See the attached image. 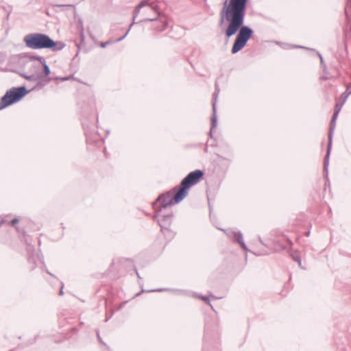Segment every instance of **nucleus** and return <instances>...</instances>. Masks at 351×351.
Segmentation results:
<instances>
[{"mask_svg":"<svg viewBox=\"0 0 351 351\" xmlns=\"http://www.w3.org/2000/svg\"><path fill=\"white\" fill-rule=\"evenodd\" d=\"M247 5L225 0L223 7L220 12V25L224 19L229 22L226 29V36L229 38L239 32L231 49L234 54L241 50L253 35V30L243 25Z\"/></svg>","mask_w":351,"mask_h":351,"instance_id":"f257e3e1","label":"nucleus"},{"mask_svg":"<svg viewBox=\"0 0 351 351\" xmlns=\"http://www.w3.org/2000/svg\"><path fill=\"white\" fill-rule=\"evenodd\" d=\"M247 5L225 0L223 7L220 12V25L224 19L229 22L226 29V36L229 38L239 32L231 49L234 54L241 50L253 35V30L243 25Z\"/></svg>","mask_w":351,"mask_h":351,"instance_id":"f03ea898","label":"nucleus"},{"mask_svg":"<svg viewBox=\"0 0 351 351\" xmlns=\"http://www.w3.org/2000/svg\"><path fill=\"white\" fill-rule=\"evenodd\" d=\"M204 172L196 169L190 172L180 183L170 191L160 194L153 203V208L157 211L166 208L169 206L176 204L181 202L189 193V189L197 184L204 178Z\"/></svg>","mask_w":351,"mask_h":351,"instance_id":"7ed1b4c3","label":"nucleus"},{"mask_svg":"<svg viewBox=\"0 0 351 351\" xmlns=\"http://www.w3.org/2000/svg\"><path fill=\"white\" fill-rule=\"evenodd\" d=\"M143 8H146V11H152L154 12V16L153 17H145L141 21H152L154 22L152 25V28L158 32H163L165 30L168 26V23L166 18L164 16H161L160 12V7L156 3H149L148 0H142L141 3L136 6L134 12H133V18L132 23L130 26H131L135 23V19L138 14L140 10Z\"/></svg>","mask_w":351,"mask_h":351,"instance_id":"20e7f679","label":"nucleus"},{"mask_svg":"<svg viewBox=\"0 0 351 351\" xmlns=\"http://www.w3.org/2000/svg\"><path fill=\"white\" fill-rule=\"evenodd\" d=\"M23 42L29 49H49L53 51H60L65 46L63 43L54 41L48 35L42 33L28 34L25 36Z\"/></svg>","mask_w":351,"mask_h":351,"instance_id":"39448f33","label":"nucleus"},{"mask_svg":"<svg viewBox=\"0 0 351 351\" xmlns=\"http://www.w3.org/2000/svg\"><path fill=\"white\" fill-rule=\"evenodd\" d=\"M27 93L25 86L13 87L0 99V110L5 108L22 99Z\"/></svg>","mask_w":351,"mask_h":351,"instance_id":"423d86ee","label":"nucleus"},{"mask_svg":"<svg viewBox=\"0 0 351 351\" xmlns=\"http://www.w3.org/2000/svg\"><path fill=\"white\" fill-rule=\"evenodd\" d=\"M344 104L341 101L337 102L335 106L334 112L331 121L330 122V128L328 131V142L327 145L326 154L324 160V171L326 174H328V167L329 164V157L332 149V136L336 125V119L338 117L339 112H340L343 105Z\"/></svg>","mask_w":351,"mask_h":351,"instance_id":"0eeeda50","label":"nucleus"},{"mask_svg":"<svg viewBox=\"0 0 351 351\" xmlns=\"http://www.w3.org/2000/svg\"><path fill=\"white\" fill-rule=\"evenodd\" d=\"M154 210L155 213L153 215V219H157L158 223L160 227V231L167 238V239L168 241L171 240L175 236L174 231L171 228L173 216V214L171 213L160 215V213L162 211V210L160 211H157L154 208Z\"/></svg>","mask_w":351,"mask_h":351,"instance_id":"6e6552de","label":"nucleus"},{"mask_svg":"<svg viewBox=\"0 0 351 351\" xmlns=\"http://www.w3.org/2000/svg\"><path fill=\"white\" fill-rule=\"evenodd\" d=\"M35 61L37 60L36 59H32L31 56L30 59L27 62V66H28L31 74H25L23 75V77L29 81L41 80L43 78V73L40 71L41 65L40 64V62L36 63Z\"/></svg>","mask_w":351,"mask_h":351,"instance_id":"1a4fd4ad","label":"nucleus"},{"mask_svg":"<svg viewBox=\"0 0 351 351\" xmlns=\"http://www.w3.org/2000/svg\"><path fill=\"white\" fill-rule=\"evenodd\" d=\"M220 89L219 85L215 84V90L213 94V99H212V108H213V114L211 117V127L210 130V134L212 136L213 130L216 127L217 119V102L219 97Z\"/></svg>","mask_w":351,"mask_h":351,"instance_id":"9d476101","label":"nucleus"},{"mask_svg":"<svg viewBox=\"0 0 351 351\" xmlns=\"http://www.w3.org/2000/svg\"><path fill=\"white\" fill-rule=\"evenodd\" d=\"M82 124L85 131L87 142L89 143H96L97 142H101V136L97 132H91L90 130V127L85 122H83Z\"/></svg>","mask_w":351,"mask_h":351,"instance_id":"9b49d317","label":"nucleus"},{"mask_svg":"<svg viewBox=\"0 0 351 351\" xmlns=\"http://www.w3.org/2000/svg\"><path fill=\"white\" fill-rule=\"evenodd\" d=\"M32 58L36 59L37 60V62H40L41 68L43 67V71L42 72L43 75V77H47L50 74L51 71H50L49 66H48V64L46 62L45 59L42 56H32Z\"/></svg>","mask_w":351,"mask_h":351,"instance_id":"f8f14e48","label":"nucleus"},{"mask_svg":"<svg viewBox=\"0 0 351 351\" xmlns=\"http://www.w3.org/2000/svg\"><path fill=\"white\" fill-rule=\"evenodd\" d=\"M76 26H77V30L79 31L80 38H81L80 43L77 44V47H80V45L84 43V27H83L82 21L80 19H77Z\"/></svg>","mask_w":351,"mask_h":351,"instance_id":"ddd939ff","label":"nucleus"},{"mask_svg":"<svg viewBox=\"0 0 351 351\" xmlns=\"http://www.w3.org/2000/svg\"><path fill=\"white\" fill-rule=\"evenodd\" d=\"M289 255L291 257V258L297 262L298 263V265L302 267V261H301V256H300V252L298 250H293L292 249H290L289 250Z\"/></svg>","mask_w":351,"mask_h":351,"instance_id":"4468645a","label":"nucleus"},{"mask_svg":"<svg viewBox=\"0 0 351 351\" xmlns=\"http://www.w3.org/2000/svg\"><path fill=\"white\" fill-rule=\"evenodd\" d=\"M129 31H130V28L127 30V32L125 33V34L123 36H122L121 37L117 38L115 40L110 39V40H107L106 42H101L99 43V46L101 48H105L106 46H108L109 45H111L114 43H117V42L122 40L126 36V35L128 34Z\"/></svg>","mask_w":351,"mask_h":351,"instance_id":"2eb2a0df","label":"nucleus"},{"mask_svg":"<svg viewBox=\"0 0 351 351\" xmlns=\"http://www.w3.org/2000/svg\"><path fill=\"white\" fill-rule=\"evenodd\" d=\"M234 239L243 249H247V246L243 241V235L240 232L234 233Z\"/></svg>","mask_w":351,"mask_h":351,"instance_id":"dca6fc26","label":"nucleus"},{"mask_svg":"<svg viewBox=\"0 0 351 351\" xmlns=\"http://www.w3.org/2000/svg\"><path fill=\"white\" fill-rule=\"evenodd\" d=\"M345 14L348 20L351 19V0H348L345 8Z\"/></svg>","mask_w":351,"mask_h":351,"instance_id":"f3484780","label":"nucleus"},{"mask_svg":"<svg viewBox=\"0 0 351 351\" xmlns=\"http://www.w3.org/2000/svg\"><path fill=\"white\" fill-rule=\"evenodd\" d=\"M350 95H351V91H348V86H347L346 91L340 97V101L344 104Z\"/></svg>","mask_w":351,"mask_h":351,"instance_id":"a211bd4d","label":"nucleus"},{"mask_svg":"<svg viewBox=\"0 0 351 351\" xmlns=\"http://www.w3.org/2000/svg\"><path fill=\"white\" fill-rule=\"evenodd\" d=\"M28 263L32 265L31 269H34L36 267V259L33 254H29Z\"/></svg>","mask_w":351,"mask_h":351,"instance_id":"6ab92c4d","label":"nucleus"},{"mask_svg":"<svg viewBox=\"0 0 351 351\" xmlns=\"http://www.w3.org/2000/svg\"><path fill=\"white\" fill-rule=\"evenodd\" d=\"M65 320H66V318L64 317V315L63 314L60 315L58 316V322H59V326H60V328L64 327Z\"/></svg>","mask_w":351,"mask_h":351,"instance_id":"aec40b11","label":"nucleus"},{"mask_svg":"<svg viewBox=\"0 0 351 351\" xmlns=\"http://www.w3.org/2000/svg\"><path fill=\"white\" fill-rule=\"evenodd\" d=\"M199 298L201 299L202 300H203L207 304H208L212 309L213 308V305L210 304V298L208 296L201 295V296L199 297Z\"/></svg>","mask_w":351,"mask_h":351,"instance_id":"412c9836","label":"nucleus"},{"mask_svg":"<svg viewBox=\"0 0 351 351\" xmlns=\"http://www.w3.org/2000/svg\"><path fill=\"white\" fill-rule=\"evenodd\" d=\"M19 222V219L17 218H14L11 221V226H14L16 230H17L18 232H20V230H19V228L18 226H16V224L18 223Z\"/></svg>","mask_w":351,"mask_h":351,"instance_id":"4be33fe9","label":"nucleus"},{"mask_svg":"<svg viewBox=\"0 0 351 351\" xmlns=\"http://www.w3.org/2000/svg\"><path fill=\"white\" fill-rule=\"evenodd\" d=\"M248 0H230V1L247 5Z\"/></svg>","mask_w":351,"mask_h":351,"instance_id":"5701e85b","label":"nucleus"},{"mask_svg":"<svg viewBox=\"0 0 351 351\" xmlns=\"http://www.w3.org/2000/svg\"><path fill=\"white\" fill-rule=\"evenodd\" d=\"M60 291H59V295L62 296L64 293V283L62 282H60Z\"/></svg>","mask_w":351,"mask_h":351,"instance_id":"b1692460","label":"nucleus"},{"mask_svg":"<svg viewBox=\"0 0 351 351\" xmlns=\"http://www.w3.org/2000/svg\"><path fill=\"white\" fill-rule=\"evenodd\" d=\"M145 8V12H146V13L152 12V14H149V15H148V14H147V15H145V17H147V16H149V17H153V16H154V12H152V11H148V12H147V11H146V8Z\"/></svg>","mask_w":351,"mask_h":351,"instance_id":"393cba45","label":"nucleus"},{"mask_svg":"<svg viewBox=\"0 0 351 351\" xmlns=\"http://www.w3.org/2000/svg\"><path fill=\"white\" fill-rule=\"evenodd\" d=\"M328 79H329V77H327V76H322V77H320V80H328Z\"/></svg>","mask_w":351,"mask_h":351,"instance_id":"a878e982","label":"nucleus"},{"mask_svg":"<svg viewBox=\"0 0 351 351\" xmlns=\"http://www.w3.org/2000/svg\"><path fill=\"white\" fill-rule=\"evenodd\" d=\"M71 79H74V77H73V75H71L67 76V77H66L67 81H68V80H71Z\"/></svg>","mask_w":351,"mask_h":351,"instance_id":"bb28decb","label":"nucleus"},{"mask_svg":"<svg viewBox=\"0 0 351 351\" xmlns=\"http://www.w3.org/2000/svg\"><path fill=\"white\" fill-rule=\"evenodd\" d=\"M319 58H320L321 63H323V62H324V61H323V58H322V55H320V54H319Z\"/></svg>","mask_w":351,"mask_h":351,"instance_id":"cd10ccee","label":"nucleus"},{"mask_svg":"<svg viewBox=\"0 0 351 351\" xmlns=\"http://www.w3.org/2000/svg\"><path fill=\"white\" fill-rule=\"evenodd\" d=\"M287 241H288L289 243L290 244V245H293V242L289 239H287Z\"/></svg>","mask_w":351,"mask_h":351,"instance_id":"c85d7f7f","label":"nucleus"},{"mask_svg":"<svg viewBox=\"0 0 351 351\" xmlns=\"http://www.w3.org/2000/svg\"><path fill=\"white\" fill-rule=\"evenodd\" d=\"M71 331H73V332H77V328H73L71 329Z\"/></svg>","mask_w":351,"mask_h":351,"instance_id":"c756f323","label":"nucleus"},{"mask_svg":"<svg viewBox=\"0 0 351 351\" xmlns=\"http://www.w3.org/2000/svg\"><path fill=\"white\" fill-rule=\"evenodd\" d=\"M34 250V247H33V246L29 245V249H28V250H29V251H30V250Z\"/></svg>","mask_w":351,"mask_h":351,"instance_id":"7c9ffc66","label":"nucleus"},{"mask_svg":"<svg viewBox=\"0 0 351 351\" xmlns=\"http://www.w3.org/2000/svg\"><path fill=\"white\" fill-rule=\"evenodd\" d=\"M162 290H163L162 289H159L152 290V291H161Z\"/></svg>","mask_w":351,"mask_h":351,"instance_id":"2f4dec72","label":"nucleus"},{"mask_svg":"<svg viewBox=\"0 0 351 351\" xmlns=\"http://www.w3.org/2000/svg\"><path fill=\"white\" fill-rule=\"evenodd\" d=\"M61 80H62V81H66V77H61Z\"/></svg>","mask_w":351,"mask_h":351,"instance_id":"473e14b6","label":"nucleus"},{"mask_svg":"<svg viewBox=\"0 0 351 351\" xmlns=\"http://www.w3.org/2000/svg\"><path fill=\"white\" fill-rule=\"evenodd\" d=\"M45 270H46V271H47V274H49V275H51V276H53V275H52V274H51V273H50V272H49L47 269H46Z\"/></svg>","mask_w":351,"mask_h":351,"instance_id":"72a5a7b5","label":"nucleus"},{"mask_svg":"<svg viewBox=\"0 0 351 351\" xmlns=\"http://www.w3.org/2000/svg\"><path fill=\"white\" fill-rule=\"evenodd\" d=\"M50 81H51V79H50V78H49V79H47V80H46V82H47V83H48V82H49Z\"/></svg>","mask_w":351,"mask_h":351,"instance_id":"f704fd0d","label":"nucleus"},{"mask_svg":"<svg viewBox=\"0 0 351 351\" xmlns=\"http://www.w3.org/2000/svg\"><path fill=\"white\" fill-rule=\"evenodd\" d=\"M123 304L124 303L121 304L119 308H117V310H119L123 305Z\"/></svg>","mask_w":351,"mask_h":351,"instance_id":"c9c22d12","label":"nucleus"},{"mask_svg":"<svg viewBox=\"0 0 351 351\" xmlns=\"http://www.w3.org/2000/svg\"><path fill=\"white\" fill-rule=\"evenodd\" d=\"M65 339V336L64 335L62 338V341H63Z\"/></svg>","mask_w":351,"mask_h":351,"instance_id":"e433bc0d","label":"nucleus"},{"mask_svg":"<svg viewBox=\"0 0 351 351\" xmlns=\"http://www.w3.org/2000/svg\"><path fill=\"white\" fill-rule=\"evenodd\" d=\"M67 7H72V5H68V4H67Z\"/></svg>","mask_w":351,"mask_h":351,"instance_id":"4c0bfd02","label":"nucleus"},{"mask_svg":"<svg viewBox=\"0 0 351 351\" xmlns=\"http://www.w3.org/2000/svg\"><path fill=\"white\" fill-rule=\"evenodd\" d=\"M212 298H214V299H216V297L212 295Z\"/></svg>","mask_w":351,"mask_h":351,"instance_id":"58836bf2","label":"nucleus"}]
</instances>
